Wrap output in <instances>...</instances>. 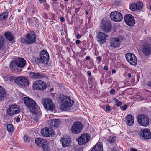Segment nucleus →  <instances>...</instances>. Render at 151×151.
<instances>
[{
    "instance_id": "72a5a7b5",
    "label": "nucleus",
    "mask_w": 151,
    "mask_h": 151,
    "mask_svg": "<svg viewBox=\"0 0 151 151\" xmlns=\"http://www.w3.org/2000/svg\"><path fill=\"white\" fill-rule=\"evenodd\" d=\"M116 139V136L114 135H112L110 136L108 139L107 141L108 142L111 144V143H114Z\"/></svg>"
},
{
    "instance_id": "69168bd1",
    "label": "nucleus",
    "mask_w": 151,
    "mask_h": 151,
    "mask_svg": "<svg viewBox=\"0 0 151 151\" xmlns=\"http://www.w3.org/2000/svg\"><path fill=\"white\" fill-rule=\"evenodd\" d=\"M127 76L129 78H130L131 77V75L130 73H129L127 75Z\"/></svg>"
},
{
    "instance_id": "0e129e2a",
    "label": "nucleus",
    "mask_w": 151,
    "mask_h": 151,
    "mask_svg": "<svg viewBox=\"0 0 151 151\" xmlns=\"http://www.w3.org/2000/svg\"><path fill=\"white\" fill-rule=\"evenodd\" d=\"M116 73V70L115 69H113L112 70V73Z\"/></svg>"
},
{
    "instance_id": "dca6fc26",
    "label": "nucleus",
    "mask_w": 151,
    "mask_h": 151,
    "mask_svg": "<svg viewBox=\"0 0 151 151\" xmlns=\"http://www.w3.org/2000/svg\"><path fill=\"white\" fill-rule=\"evenodd\" d=\"M139 134L141 137L145 139H148L151 138V132L147 128L141 130Z\"/></svg>"
},
{
    "instance_id": "338daca9",
    "label": "nucleus",
    "mask_w": 151,
    "mask_h": 151,
    "mask_svg": "<svg viewBox=\"0 0 151 151\" xmlns=\"http://www.w3.org/2000/svg\"><path fill=\"white\" fill-rule=\"evenodd\" d=\"M148 8L151 11V5H149L148 7Z\"/></svg>"
},
{
    "instance_id": "ea45409f",
    "label": "nucleus",
    "mask_w": 151,
    "mask_h": 151,
    "mask_svg": "<svg viewBox=\"0 0 151 151\" xmlns=\"http://www.w3.org/2000/svg\"><path fill=\"white\" fill-rule=\"evenodd\" d=\"M38 22V19L37 18H35L34 20L33 21V24L35 25H36Z\"/></svg>"
},
{
    "instance_id": "58836bf2",
    "label": "nucleus",
    "mask_w": 151,
    "mask_h": 151,
    "mask_svg": "<svg viewBox=\"0 0 151 151\" xmlns=\"http://www.w3.org/2000/svg\"><path fill=\"white\" fill-rule=\"evenodd\" d=\"M127 108V105H125L124 106L121 107V109L122 111L125 110Z\"/></svg>"
},
{
    "instance_id": "2eb2a0df",
    "label": "nucleus",
    "mask_w": 151,
    "mask_h": 151,
    "mask_svg": "<svg viewBox=\"0 0 151 151\" xmlns=\"http://www.w3.org/2000/svg\"><path fill=\"white\" fill-rule=\"evenodd\" d=\"M143 4L141 2L133 3L131 4L129 7L130 10L132 11H136L138 10H141L143 7Z\"/></svg>"
},
{
    "instance_id": "a18cd8bd",
    "label": "nucleus",
    "mask_w": 151,
    "mask_h": 151,
    "mask_svg": "<svg viewBox=\"0 0 151 151\" xmlns=\"http://www.w3.org/2000/svg\"><path fill=\"white\" fill-rule=\"evenodd\" d=\"M40 4L43 3L46 1V0H38Z\"/></svg>"
},
{
    "instance_id": "4468645a",
    "label": "nucleus",
    "mask_w": 151,
    "mask_h": 151,
    "mask_svg": "<svg viewBox=\"0 0 151 151\" xmlns=\"http://www.w3.org/2000/svg\"><path fill=\"white\" fill-rule=\"evenodd\" d=\"M124 20L126 24L129 26H132L135 24L134 17L130 14L125 15L124 17Z\"/></svg>"
},
{
    "instance_id": "864d4df0",
    "label": "nucleus",
    "mask_w": 151,
    "mask_h": 151,
    "mask_svg": "<svg viewBox=\"0 0 151 151\" xmlns=\"http://www.w3.org/2000/svg\"><path fill=\"white\" fill-rule=\"evenodd\" d=\"M130 151H137V150L134 148H132L130 149Z\"/></svg>"
},
{
    "instance_id": "f704fd0d",
    "label": "nucleus",
    "mask_w": 151,
    "mask_h": 151,
    "mask_svg": "<svg viewBox=\"0 0 151 151\" xmlns=\"http://www.w3.org/2000/svg\"><path fill=\"white\" fill-rule=\"evenodd\" d=\"M6 128L7 130L9 132H13L14 130V127L12 124H7Z\"/></svg>"
},
{
    "instance_id": "774afa93",
    "label": "nucleus",
    "mask_w": 151,
    "mask_h": 151,
    "mask_svg": "<svg viewBox=\"0 0 151 151\" xmlns=\"http://www.w3.org/2000/svg\"><path fill=\"white\" fill-rule=\"evenodd\" d=\"M111 151H117L115 149H111Z\"/></svg>"
},
{
    "instance_id": "8fccbe9b",
    "label": "nucleus",
    "mask_w": 151,
    "mask_h": 151,
    "mask_svg": "<svg viewBox=\"0 0 151 151\" xmlns=\"http://www.w3.org/2000/svg\"><path fill=\"white\" fill-rule=\"evenodd\" d=\"M106 110L108 111H110L111 110V108L109 106H108L106 108Z\"/></svg>"
},
{
    "instance_id": "5701e85b",
    "label": "nucleus",
    "mask_w": 151,
    "mask_h": 151,
    "mask_svg": "<svg viewBox=\"0 0 151 151\" xmlns=\"http://www.w3.org/2000/svg\"><path fill=\"white\" fill-rule=\"evenodd\" d=\"M17 67L19 68H22L26 65V61L22 58H19L15 61Z\"/></svg>"
},
{
    "instance_id": "de8ad7c7",
    "label": "nucleus",
    "mask_w": 151,
    "mask_h": 151,
    "mask_svg": "<svg viewBox=\"0 0 151 151\" xmlns=\"http://www.w3.org/2000/svg\"><path fill=\"white\" fill-rule=\"evenodd\" d=\"M115 92V90L114 89H112L110 91V93L112 94L114 93Z\"/></svg>"
},
{
    "instance_id": "a19ab883",
    "label": "nucleus",
    "mask_w": 151,
    "mask_h": 151,
    "mask_svg": "<svg viewBox=\"0 0 151 151\" xmlns=\"http://www.w3.org/2000/svg\"><path fill=\"white\" fill-rule=\"evenodd\" d=\"M32 119H33V120L35 121H37L38 120V117L37 116L33 117L32 118Z\"/></svg>"
},
{
    "instance_id": "c756f323",
    "label": "nucleus",
    "mask_w": 151,
    "mask_h": 151,
    "mask_svg": "<svg viewBox=\"0 0 151 151\" xmlns=\"http://www.w3.org/2000/svg\"><path fill=\"white\" fill-rule=\"evenodd\" d=\"M4 36L9 41H12L14 38L12 34L9 32H5L4 33Z\"/></svg>"
},
{
    "instance_id": "603ef678",
    "label": "nucleus",
    "mask_w": 151,
    "mask_h": 151,
    "mask_svg": "<svg viewBox=\"0 0 151 151\" xmlns=\"http://www.w3.org/2000/svg\"><path fill=\"white\" fill-rule=\"evenodd\" d=\"M93 80V78L92 77H89L88 78V81H91Z\"/></svg>"
},
{
    "instance_id": "f03ea898",
    "label": "nucleus",
    "mask_w": 151,
    "mask_h": 151,
    "mask_svg": "<svg viewBox=\"0 0 151 151\" xmlns=\"http://www.w3.org/2000/svg\"><path fill=\"white\" fill-rule=\"evenodd\" d=\"M39 58L35 59V62L37 64H43L47 65L49 59V55L48 52L46 50L41 51L39 54Z\"/></svg>"
},
{
    "instance_id": "bb28decb",
    "label": "nucleus",
    "mask_w": 151,
    "mask_h": 151,
    "mask_svg": "<svg viewBox=\"0 0 151 151\" xmlns=\"http://www.w3.org/2000/svg\"><path fill=\"white\" fill-rule=\"evenodd\" d=\"M6 95V91L5 89L0 86V101L4 100Z\"/></svg>"
},
{
    "instance_id": "b1692460",
    "label": "nucleus",
    "mask_w": 151,
    "mask_h": 151,
    "mask_svg": "<svg viewBox=\"0 0 151 151\" xmlns=\"http://www.w3.org/2000/svg\"><path fill=\"white\" fill-rule=\"evenodd\" d=\"M47 123L48 124L52 127H56L59 123V121L57 119H52L49 120Z\"/></svg>"
},
{
    "instance_id": "680f3d73",
    "label": "nucleus",
    "mask_w": 151,
    "mask_h": 151,
    "mask_svg": "<svg viewBox=\"0 0 151 151\" xmlns=\"http://www.w3.org/2000/svg\"><path fill=\"white\" fill-rule=\"evenodd\" d=\"M86 59L87 60H89L90 59V57L88 56H87L86 57Z\"/></svg>"
},
{
    "instance_id": "2f4dec72",
    "label": "nucleus",
    "mask_w": 151,
    "mask_h": 151,
    "mask_svg": "<svg viewBox=\"0 0 151 151\" xmlns=\"http://www.w3.org/2000/svg\"><path fill=\"white\" fill-rule=\"evenodd\" d=\"M4 39L3 36L0 35V50H3L4 48Z\"/></svg>"
},
{
    "instance_id": "f257e3e1",
    "label": "nucleus",
    "mask_w": 151,
    "mask_h": 151,
    "mask_svg": "<svg viewBox=\"0 0 151 151\" xmlns=\"http://www.w3.org/2000/svg\"><path fill=\"white\" fill-rule=\"evenodd\" d=\"M23 101L31 113L39 116H41L42 113L40 110L34 100L28 97H25L24 98Z\"/></svg>"
},
{
    "instance_id": "e2e57ef3",
    "label": "nucleus",
    "mask_w": 151,
    "mask_h": 151,
    "mask_svg": "<svg viewBox=\"0 0 151 151\" xmlns=\"http://www.w3.org/2000/svg\"><path fill=\"white\" fill-rule=\"evenodd\" d=\"M104 69L105 70H106L108 69V68L106 66H105L104 68Z\"/></svg>"
},
{
    "instance_id": "9b49d317",
    "label": "nucleus",
    "mask_w": 151,
    "mask_h": 151,
    "mask_svg": "<svg viewBox=\"0 0 151 151\" xmlns=\"http://www.w3.org/2000/svg\"><path fill=\"white\" fill-rule=\"evenodd\" d=\"M43 105L45 109L50 111H53L55 108V104L53 103L52 100L49 98L44 100Z\"/></svg>"
},
{
    "instance_id": "cd10ccee",
    "label": "nucleus",
    "mask_w": 151,
    "mask_h": 151,
    "mask_svg": "<svg viewBox=\"0 0 151 151\" xmlns=\"http://www.w3.org/2000/svg\"><path fill=\"white\" fill-rule=\"evenodd\" d=\"M91 151H103L102 143L101 142L97 143Z\"/></svg>"
},
{
    "instance_id": "ddd939ff",
    "label": "nucleus",
    "mask_w": 151,
    "mask_h": 151,
    "mask_svg": "<svg viewBox=\"0 0 151 151\" xmlns=\"http://www.w3.org/2000/svg\"><path fill=\"white\" fill-rule=\"evenodd\" d=\"M111 19L114 21L119 22L123 19V17L122 14L119 12L114 11L112 12L110 15Z\"/></svg>"
},
{
    "instance_id": "c03bdc74",
    "label": "nucleus",
    "mask_w": 151,
    "mask_h": 151,
    "mask_svg": "<svg viewBox=\"0 0 151 151\" xmlns=\"http://www.w3.org/2000/svg\"><path fill=\"white\" fill-rule=\"evenodd\" d=\"M44 7L46 9H47L48 7H49V6L48 5L47 3H45L44 4Z\"/></svg>"
},
{
    "instance_id": "49530a36",
    "label": "nucleus",
    "mask_w": 151,
    "mask_h": 151,
    "mask_svg": "<svg viewBox=\"0 0 151 151\" xmlns=\"http://www.w3.org/2000/svg\"><path fill=\"white\" fill-rule=\"evenodd\" d=\"M15 121L17 122H19L20 121V118L19 117H17L15 119Z\"/></svg>"
},
{
    "instance_id": "1a4fd4ad",
    "label": "nucleus",
    "mask_w": 151,
    "mask_h": 151,
    "mask_svg": "<svg viewBox=\"0 0 151 151\" xmlns=\"http://www.w3.org/2000/svg\"><path fill=\"white\" fill-rule=\"evenodd\" d=\"M91 136L88 134L85 133L82 134L78 139L77 141L79 145H85L89 140Z\"/></svg>"
},
{
    "instance_id": "4c0bfd02",
    "label": "nucleus",
    "mask_w": 151,
    "mask_h": 151,
    "mask_svg": "<svg viewBox=\"0 0 151 151\" xmlns=\"http://www.w3.org/2000/svg\"><path fill=\"white\" fill-rule=\"evenodd\" d=\"M24 141L25 142H29L30 140L29 137L27 136H24L23 137Z\"/></svg>"
},
{
    "instance_id": "c9c22d12",
    "label": "nucleus",
    "mask_w": 151,
    "mask_h": 151,
    "mask_svg": "<svg viewBox=\"0 0 151 151\" xmlns=\"http://www.w3.org/2000/svg\"><path fill=\"white\" fill-rule=\"evenodd\" d=\"M43 147L44 151H48L50 149L48 146V143L47 141V143H44Z\"/></svg>"
},
{
    "instance_id": "7c9ffc66",
    "label": "nucleus",
    "mask_w": 151,
    "mask_h": 151,
    "mask_svg": "<svg viewBox=\"0 0 151 151\" xmlns=\"http://www.w3.org/2000/svg\"><path fill=\"white\" fill-rule=\"evenodd\" d=\"M8 13L7 12H4L0 14V21L6 20L8 17Z\"/></svg>"
},
{
    "instance_id": "a878e982",
    "label": "nucleus",
    "mask_w": 151,
    "mask_h": 151,
    "mask_svg": "<svg viewBox=\"0 0 151 151\" xmlns=\"http://www.w3.org/2000/svg\"><path fill=\"white\" fill-rule=\"evenodd\" d=\"M62 145L63 147H66L69 146L70 144L71 139L69 137L66 138H63L60 140Z\"/></svg>"
},
{
    "instance_id": "13d9d810",
    "label": "nucleus",
    "mask_w": 151,
    "mask_h": 151,
    "mask_svg": "<svg viewBox=\"0 0 151 151\" xmlns=\"http://www.w3.org/2000/svg\"><path fill=\"white\" fill-rule=\"evenodd\" d=\"M60 20L62 22H63L64 21H65V19L63 17H62L60 18Z\"/></svg>"
},
{
    "instance_id": "0eeeda50",
    "label": "nucleus",
    "mask_w": 151,
    "mask_h": 151,
    "mask_svg": "<svg viewBox=\"0 0 151 151\" xmlns=\"http://www.w3.org/2000/svg\"><path fill=\"white\" fill-rule=\"evenodd\" d=\"M20 111V107L16 104L9 105L7 111V114L10 116H13Z\"/></svg>"
},
{
    "instance_id": "423d86ee",
    "label": "nucleus",
    "mask_w": 151,
    "mask_h": 151,
    "mask_svg": "<svg viewBox=\"0 0 151 151\" xmlns=\"http://www.w3.org/2000/svg\"><path fill=\"white\" fill-rule=\"evenodd\" d=\"M137 119L139 124L141 126L147 127L149 125L150 119L145 115L141 114L139 115Z\"/></svg>"
},
{
    "instance_id": "412c9836",
    "label": "nucleus",
    "mask_w": 151,
    "mask_h": 151,
    "mask_svg": "<svg viewBox=\"0 0 151 151\" xmlns=\"http://www.w3.org/2000/svg\"><path fill=\"white\" fill-rule=\"evenodd\" d=\"M29 75L32 78L35 79H41L45 77V76L42 73L34 72H30Z\"/></svg>"
},
{
    "instance_id": "09e8293b",
    "label": "nucleus",
    "mask_w": 151,
    "mask_h": 151,
    "mask_svg": "<svg viewBox=\"0 0 151 151\" xmlns=\"http://www.w3.org/2000/svg\"><path fill=\"white\" fill-rule=\"evenodd\" d=\"M97 59L99 61V62H100L101 60V57L98 56L97 57Z\"/></svg>"
},
{
    "instance_id": "6e6552de",
    "label": "nucleus",
    "mask_w": 151,
    "mask_h": 151,
    "mask_svg": "<svg viewBox=\"0 0 151 151\" xmlns=\"http://www.w3.org/2000/svg\"><path fill=\"white\" fill-rule=\"evenodd\" d=\"M15 82L22 87H25L29 85V82L25 77L20 76L16 78Z\"/></svg>"
},
{
    "instance_id": "a211bd4d",
    "label": "nucleus",
    "mask_w": 151,
    "mask_h": 151,
    "mask_svg": "<svg viewBox=\"0 0 151 151\" xmlns=\"http://www.w3.org/2000/svg\"><path fill=\"white\" fill-rule=\"evenodd\" d=\"M25 37L27 39L29 44H33L36 42V35L32 33L26 34Z\"/></svg>"
},
{
    "instance_id": "39448f33",
    "label": "nucleus",
    "mask_w": 151,
    "mask_h": 151,
    "mask_svg": "<svg viewBox=\"0 0 151 151\" xmlns=\"http://www.w3.org/2000/svg\"><path fill=\"white\" fill-rule=\"evenodd\" d=\"M83 126L81 123L79 121L74 122L72 126L71 131L75 134L79 133L82 130Z\"/></svg>"
},
{
    "instance_id": "bf43d9fd",
    "label": "nucleus",
    "mask_w": 151,
    "mask_h": 151,
    "mask_svg": "<svg viewBox=\"0 0 151 151\" xmlns=\"http://www.w3.org/2000/svg\"><path fill=\"white\" fill-rule=\"evenodd\" d=\"M114 100V101L116 103L119 102V100L116 98H115Z\"/></svg>"
},
{
    "instance_id": "e433bc0d",
    "label": "nucleus",
    "mask_w": 151,
    "mask_h": 151,
    "mask_svg": "<svg viewBox=\"0 0 151 151\" xmlns=\"http://www.w3.org/2000/svg\"><path fill=\"white\" fill-rule=\"evenodd\" d=\"M21 41L22 43L29 44L28 42V41H27V39L26 38H22L21 39Z\"/></svg>"
},
{
    "instance_id": "aec40b11",
    "label": "nucleus",
    "mask_w": 151,
    "mask_h": 151,
    "mask_svg": "<svg viewBox=\"0 0 151 151\" xmlns=\"http://www.w3.org/2000/svg\"><path fill=\"white\" fill-rule=\"evenodd\" d=\"M107 37L105 33L100 32H99L97 35V38L99 39V42L101 44L104 43L106 40Z\"/></svg>"
},
{
    "instance_id": "473e14b6",
    "label": "nucleus",
    "mask_w": 151,
    "mask_h": 151,
    "mask_svg": "<svg viewBox=\"0 0 151 151\" xmlns=\"http://www.w3.org/2000/svg\"><path fill=\"white\" fill-rule=\"evenodd\" d=\"M16 67H17V64L15 61H11L10 62L9 67L12 70H15Z\"/></svg>"
},
{
    "instance_id": "79ce46f5",
    "label": "nucleus",
    "mask_w": 151,
    "mask_h": 151,
    "mask_svg": "<svg viewBox=\"0 0 151 151\" xmlns=\"http://www.w3.org/2000/svg\"><path fill=\"white\" fill-rule=\"evenodd\" d=\"M122 103L121 101H119L117 103L116 105L117 106H121L122 105Z\"/></svg>"
},
{
    "instance_id": "4d7b16f0",
    "label": "nucleus",
    "mask_w": 151,
    "mask_h": 151,
    "mask_svg": "<svg viewBox=\"0 0 151 151\" xmlns=\"http://www.w3.org/2000/svg\"><path fill=\"white\" fill-rule=\"evenodd\" d=\"M87 75L88 76H90L91 75V73L90 71L87 72Z\"/></svg>"
},
{
    "instance_id": "20e7f679",
    "label": "nucleus",
    "mask_w": 151,
    "mask_h": 151,
    "mask_svg": "<svg viewBox=\"0 0 151 151\" xmlns=\"http://www.w3.org/2000/svg\"><path fill=\"white\" fill-rule=\"evenodd\" d=\"M47 87L46 83L43 81L40 80L35 81L32 86V88L34 90H44Z\"/></svg>"
},
{
    "instance_id": "f8f14e48",
    "label": "nucleus",
    "mask_w": 151,
    "mask_h": 151,
    "mask_svg": "<svg viewBox=\"0 0 151 151\" xmlns=\"http://www.w3.org/2000/svg\"><path fill=\"white\" fill-rule=\"evenodd\" d=\"M101 27L105 32H109L111 28L110 21L107 19L102 20Z\"/></svg>"
},
{
    "instance_id": "37998d69",
    "label": "nucleus",
    "mask_w": 151,
    "mask_h": 151,
    "mask_svg": "<svg viewBox=\"0 0 151 151\" xmlns=\"http://www.w3.org/2000/svg\"><path fill=\"white\" fill-rule=\"evenodd\" d=\"M9 79L11 81H12L13 80H14L15 81V77L13 76H11L9 78Z\"/></svg>"
},
{
    "instance_id": "7ed1b4c3",
    "label": "nucleus",
    "mask_w": 151,
    "mask_h": 151,
    "mask_svg": "<svg viewBox=\"0 0 151 151\" xmlns=\"http://www.w3.org/2000/svg\"><path fill=\"white\" fill-rule=\"evenodd\" d=\"M73 103L74 102L71 100L70 97H67L63 100V102L61 106V109L64 111L69 110Z\"/></svg>"
},
{
    "instance_id": "3c124183",
    "label": "nucleus",
    "mask_w": 151,
    "mask_h": 151,
    "mask_svg": "<svg viewBox=\"0 0 151 151\" xmlns=\"http://www.w3.org/2000/svg\"><path fill=\"white\" fill-rule=\"evenodd\" d=\"M147 85L149 87H151V81H149L147 84Z\"/></svg>"
},
{
    "instance_id": "9d476101",
    "label": "nucleus",
    "mask_w": 151,
    "mask_h": 151,
    "mask_svg": "<svg viewBox=\"0 0 151 151\" xmlns=\"http://www.w3.org/2000/svg\"><path fill=\"white\" fill-rule=\"evenodd\" d=\"M125 57L127 60L130 65L134 66L137 64V59L134 54L128 53L126 54Z\"/></svg>"
},
{
    "instance_id": "052dcab7",
    "label": "nucleus",
    "mask_w": 151,
    "mask_h": 151,
    "mask_svg": "<svg viewBox=\"0 0 151 151\" xmlns=\"http://www.w3.org/2000/svg\"><path fill=\"white\" fill-rule=\"evenodd\" d=\"M76 37L78 38L79 39L81 38V36L80 34H78L77 35Z\"/></svg>"
},
{
    "instance_id": "4be33fe9",
    "label": "nucleus",
    "mask_w": 151,
    "mask_h": 151,
    "mask_svg": "<svg viewBox=\"0 0 151 151\" xmlns=\"http://www.w3.org/2000/svg\"><path fill=\"white\" fill-rule=\"evenodd\" d=\"M120 45V40L118 38H115L111 40L110 42V46L114 48L119 46Z\"/></svg>"
},
{
    "instance_id": "393cba45",
    "label": "nucleus",
    "mask_w": 151,
    "mask_h": 151,
    "mask_svg": "<svg viewBox=\"0 0 151 151\" xmlns=\"http://www.w3.org/2000/svg\"><path fill=\"white\" fill-rule=\"evenodd\" d=\"M134 119L133 116L131 114L127 115L126 117V122L129 126H132L134 123Z\"/></svg>"
},
{
    "instance_id": "f3484780",
    "label": "nucleus",
    "mask_w": 151,
    "mask_h": 151,
    "mask_svg": "<svg viewBox=\"0 0 151 151\" xmlns=\"http://www.w3.org/2000/svg\"><path fill=\"white\" fill-rule=\"evenodd\" d=\"M41 133L43 136L46 137H49L53 134L52 129L50 127H45L41 130Z\"/></svg>"
},
{
    "instance_id": "6ab92c4d",
    "label": "nucleus",
    "mask_w": 151,
    "mask_h": 151,
    "mask_svg": "<svg viewBox=\"0 0 151 151\" xmlns=\"http://www.w3.org/2000/svg\"><path fill=\"white\" fill-rule=\"evenodd\" d=\"M148 44L144 45L142 48V51L145 55L147 56L150 55L151 52V47L149 44H150V42H148Z\"/></svg>"
},
{
    "instance_id": "5fc2aeb1",
    "label": "nucleus",
    "mask_w": 151,
    "mask_h": 151,
    "mask_svg": "<svg viewBox=\"0 0 151 151\" xmlns=\"http://www.w3.org/2000/svg\"><path fill=\"white\" fill-rule=\"evenodd\" d=\"M80 42L81 41L80 40H77L76 41V44L77 45L79 44L80 43Z\"/></svg>"
},
{
    "instance_id": "c85d7f7f",
    "label": "nucleus",
    "mask_w": 151,
    "mask_h": 151,
    "mask_svg": "<svg viewBox=\"0 0 151 151\" xmlns=\"http://www.w3.org/2000/svg\"><path fill=\"white\" fill-rule=\"evenodd\" d=\"M35 141L36 144L39 146H42L44 143H47L46 140L40 138L36 139Z\"/></svg>"
},
{
    "instance_id": "6e6d98bb",
    "label": "nucleus",
    "mask_w": 151,
    "mask_h": 151,
    "mask_svg": "<svg viewBox=\"0 0 151 151\" xmlns=\"http://www.w3.org/2000/svg\"><path fill=\"white\" fill-rule=\"evenodd\" d=\"M4 80L5 81H8L9 80V78L8 77H7V78L6 77L4 78Z\"/></svg>"
}]
</instances>
